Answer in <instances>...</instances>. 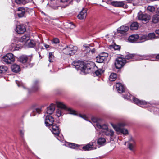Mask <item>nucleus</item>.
Returning a JSON list of instances; mask_svg holds the SVG:
<instances>
[{
  "mask_svg": "<svg viewBox=\"0 0 159 159\" xmlns=\"http://www.w3.org/2000/svg\"><path fill=\"white\" fill-rule=\"evenodd\" d=\"M43 44L44 47L46 49L48 48L49 47V46L48 44H46L45 43H43Z\"/></svg>",
  "mask_w": 159,
  "mask_h": 159,
  "instance_id": "4d7b16f0",
  "label": "nucleus"
},
{
  "mask_svg": "<svg viewBox=\"0 0 159 159\" xmlns=\"http://www.w3.org/2000/svg\"><path fill=\"white\" fill-rule=\"evenodd\" d=\"M139 38V35L137 34H133L129 36L128 38V40L131 43H134L137 41Z\"/></svg>",
  "mask_w": 159,
  "mask_h": 159,
  "instance_id": "2eb2a0df",
  "label": "nucleus"
},
{
  "mask_svg": "<svg viewBox=\"0 0 159 159\" xmlns=\"http://www.w3.org/2000/svg\"><path fill=\"white\" fill-rule=\"evenodd\" d=\"M112 5L115 7H123L124 4L123 2H120L113 1L111 2Z\"/></svg>",
  "mask_w": 159,
  "mask_h": 159,
  "instance_id": "5701e85b",
  "label": "nucleus"
},
{
  "mask_svg": "<svg viewBox=\"0 0 159 159\" xmlns=\"http://www.w3.org/2000/svg\"><path fill=\"white\" fill-rule=\"evenodd\" d=\"M62 2H67L69 0H60Z\"/></svg>",
  "mask_w": 159,
  "mask_h": 159,
  "instance_id": "680f3d73",
  "label": "nucleus"
},
{
  "mask_svg": "<svg viewBox=\"0 0 159 159\" xmlns=\"http://www.w3.org/2000/svg\"><path fill=\"white\" fill-rule=\"evenodd\" d=\"M116 74L115 73H111L109 77V80L110 81H115L116 79Z\"/></svg>",
  "mask_w": 159,
  "mask_h": 159,
  "instance_id": "f704fd0d",
  "label": "nucleus"
},
{
  "mask_svg": "<svg viewBox=\"0 0 159 159\" xmlns=\"http://www.w3.org/2000/svg\"><path fill=\"white\" fill-rule=\"evenodd\" d=\"M62 110L60 109H57L56 111V115L58 117L62 115Z\"/></svg>",
  "mask_w": 159,
  "mask_h": 159,
  "instance_id": "a19ab883",
  "label": "nucleus"
},
{
  "mask_svg": "<svg viewBox=\"0 0 159 159\" xmlns=\"http://www.w3.org/2000/svg\"><path fill=\"white\" fill-rule=\"evenodd\" d=\"M156 33L157 34L159 35V29L156 30Z\"/></svg>",
  "mask_w": 159,
  "mask_h": 159,
  "instance_id": "0e129e2a",
  "label": "nucleus"
},
{
  "mask_svg": "<svg viewBox=\"0 0 159 159\" xmlns=\"http://www.w3.org/2000/svg\"><path fill=\"white\" fill-rule=\"evenodd\" d=\"M25 45L29 48H33L35 45V43L34 41L31 40L30 39L27 42L25 43Z\"/></svg>",
  "mask_w": 159,
  "mask_h": 159,
  "instance_id": "412c9836",
  "label": "nucleus"
},
{
  "mask_svg": "<svg viewBox=\"0 0 159 159\" xmlns=\"http://www.w3.org/2000/svg\"><path fill=\"white\" fill-rule=\"evenodd\" d=\"M20 134L22 136L24 134V132L22 130H21L20 131Z\"/></svg>",
  "mask_w": 159,
  "mask_h": 159,
  "instance_id": "bf43d9fd",
  "label": "nucleus"
},
{
  "mask_svg": "<svg viewBox=\"0 0 159 159\" xmlns=\"http://www.w3.org/2000/svg\"><path fill=\"white\" fill-rule=\"evenodd\" d=\"M106 136H112L114 134V131L111 129H109L108 128L103 133Z\"/></svg>",
  "mask_w": 159,
  "mask_h": 159,
  "instance_id": "393cba45",
  "label": "nucleus"
},
{
  "mask_svg": "<svg viewBox=\"0 0 159 159\" xmlns=\"http://www.w3.org/2000/svg\"><path fill=\"white\" fill-rule=\"evenodd\" d=\"M138 19L144 22L147 23L151 19L150 16L147 14H143L139 13L138 15Z\"/></svg>",
  "mask_w": 159,
  "mask_h": 159,
  "instance_id": "423d86ee",
  "label": "nucleus"
},
{
  "mask_svg": "<svg viewBox=\"0 0 159 159\" xmlns=\"http://www.w3.org/2000/svg\"><path fill=\"white\" fill-rule=\"evenodd\" d=\"M126 61V60L124 58L121 57L117 58L115 62L116 68L118 69L121 68L124 66Z\"/></svg>",
  "mask_w": 159,
  "mask_h": 159,
  "instance_id": "0eeeda50",
  "label": "nucleus"
},
{
  "mask_svg": "<svg viewBox=\"0 0 159 159\" xmlns=\"http://www.w3.org/2000/svg\"><path fill=\"white\" fill-rule=\"evenodd\" d=\"M31 1V0H15V2L18 4L24 5Z\"/></svg>",
  "mask_w": 159,
  "mask_h": 159,
  "instance_id": "c85d7f7f",
  "label": "nucleus"
},
{
  "mask_svg": "<svg viewBox=\"0 0 159 159\" xmlns=\"http://www.w3.org/2000/svg\"><path fill=\"white\" fill-rule=\"evenodd\" d=\"M105 59V57H103V55H99L96 57V61L98 63H102Z\"/></svg>",
  "mask_w": 159,
  "mask_h": 159,
  "instance_id": "cd10ccee",
  "label": "nucleus"
},
{
  "mask_svg": "<svg viewBox=\"0 0 159 159\" xmlns=\"http://www.w3.org/2000/svg\"><path fill=\"white\" fill-rule=\"evenodd\" d=\"M15 31L19 34H22L25 31L26 28L24 25H20L17 26Z\"/></svg>",
  "mask_w": 159,
  "mask_h": 159,
  "instance_id": "9b49d317",
  "label": "nucleus"
},
{
  "mask_svg": "<svg viewBox=\"0 0 159 159\" xmlns=\"http://www.w3.org/2000/svg\"><path fill=\"white\" fill-rule=\"evenodd\" d=\"M41 111V108H37L36 109H34L31 113L30 116H34L37 113L40 114Z\"/></svg>",
  "mask_w": 159,
  "mask_h": 159,
  "instance_id": "a878e982",
  "label": "nucleus"
},
{
  "mask_svg": "<svg viewBox=\"0 0 159 159\" xmlns=\"http://www.w3.org/2000/svg\"><path fill=\"white\" fill-rule=\"evenodd\" d=\"M79 116L80 117H81L82 118H83L85 120H87L86 119V118H87L85 115H82L80 114L79 115Z\"/></svg>",
  "mask_w": 159,
  "mask_h": 159,
  "instance_id": "603ef678",
  "label": "nucleus"
},
{
  "mask_svg": "<svg viewBox=\"0 0 159 159\" xmlns=\"http://www.w3.org/2000/svg\"><path fill=\"white\" fill-rule=\"evenodd\" d=\"M139 26L137 22L132 23L130 25V28L132 30H135L138 29Z\"/></svg>",
  "mask_w": 159,
  "mask_h": 159,
  "instance_id": "c756f323",
  "label": "nucleus"
},
{
  "mask_svg": "<svg viewBox=\"0 0 159 159\" xmlns=\"http://www.w3.org/2000/svg\"><path fill=\"white\" fill-rule=\"evenodd\" d=\"M159 21V15L155 14L153 16L152 18V22L156 23Z\"/></svg>",
  "mask_w": 159,
  "mask_h": 159,
  "instance_id": "2f4dec72",
  "label": "nucleus"
},
{
  "mask_svg": "<svg viewBox=\"0 0 159 159\" xmlns=\"http://www.w3.org/2000/svg\"><path fill=\"white\" fill-rule=\"evenodd\" d=\"M90 51L91 52V53L93 54L95 52V49L94 48L92 49L91 50H90Z\"/></svg>",
  "mask_w": 159,
  "mask_h": 159,
  "instance_id": "13d9d810",
  "label": "nucleus"
},
{
  "mask_svg": "<svg viewBox=\"0 0 159 159\" xmlns=\"http://www.w3.org/2000/svg\"><path fill=\"white\" fill-rule=\"evenodd\" d=\"M148 40H151L156 38L154 33H150L148 35H147Z\"/></svg>",
  "mask_w": 159,
  "mask_h": 159,
  "instance_id": "72a5a7b5",
  "label": "nucleus"
},
{
  "mask_svg": "<svg viewBox=\"0 0 159 159\" xmlns=\"http://www.w3.org/2000/svg\"><path fill=\"white\" fill-rule=\"evenodd\" d=\"M27 66V67H29V66L27 65V66Z\"/></svg>",
  "mask_w": 159,
  "mask_h": 159,
  "instance_id": "774afa93",
  "label": "nucleus"
},
{
  "mask_svg": "<svg viewBox=\"0 0 159 159\" xmlns=\"http://www.w3.org/2000/svg\"><path fill=\"white\" fill-rule=\"evenodd\" d=\"M106 140L104 138H100L98 139V143L99 145H102L104 143Z\"/></svg>",
  "mask_w": 159,
  "mask_h": 159,
  "instance_id": "e433bc0d",
  "label": "nucleus"
},
{
  "mask_svg": "<svg viewBox=\"0 0 159 159\" xmlns=\"http://www.w3.org/2000/svg\"><path fill=\"white\" fill-rule=\"evenodd\" d=\"M111 125L118 133H122L124 135L128 134V130L125 129L123 128L125 125V124L124 123H120L116 125L111 123Z\"/></svg>",
  "mask_w": 159,
  "mask_h": 159,
  "instance_id": "f03ea898",
  "label": "nucleus"
},
{
  "mask_svg": "<svg viewBox=\"0 0 159 159\" xmlns=\"http://www.w3.org/2000/svg\"><path fill=\"white\" fill-rule=\"evenodd\" d=\"M38 83V81H34V85H35L34 87V88L35 87V86H36V85Z\"/></svg>",
  "mask_w": 159,
  "mask_h": 159,
  "instance_id": "052dcab7",
  "label": "nucleus"
},
{
  "mask_svg": "<svg viewBox=\"0 0 159 159\" xmlns=\"http://www.w3.org/2000/svg\"><path fill=\"white\" fill-rule=\"evenodd\" d=\"M41 111V108H37L36 109H34L31 113L30 116H34L37 113L40 114Z\"/></svg>",
  "mask_w": 159,
  "mask_h": 159,
  "instance_id": "bb28decb",
  "label": "nucleus"
},
{
  "mask_svg": "<svg viewBox=\"0 0 159 159\" xmlns=\"http://www.w3.org/2000/svg\"><path fill=\"white\" fill-rule=\"evenodd\" d=\"M101 55H103V57H105V59H106L107 57L108 56V54L107 53H104V54H102Z\"/></svg>",
  "mask_w": 159,
  "mask_h": 159,
  "instance_id": "6e6d98bb",
  "label": "nucleus"
},
{
  "mask_svg": "<svg viewBox=\"0 0 159 159\" xmlns=\"http://www.w3.org/2000/svg\"><path fill=\"white\" fill-rule=\"evenodd\" d=\"M93 144H88L87 145L82 147V149L85 151L91 150L93 149Z\"/></svg>",
  "mask_w": 159,
  "mask_h": 159,
  "instance_id": "b1692460",
  "label": "nucleus"
},
{
  "mask_svg": "<svg viewBox=\"0 0 159 159\" xmlns=\"http://www.w3.org/2000/svg\"><path fill=\"white\" fill-rule=\"evenodd\" d=\"M133 101L134 103L142 107H145L147 102L145 101L140 100L135 97H133Z\"/></svg>",
  "mask_w": 159,
  "mask_h": 159,
  "instance_id": "9d476101",
  "label": "nucleus"
},
{
  "mask_svg": "<svg viewBox=\"0 0 159 159\" xmlns=\"http://www.w3.org/2000/svg\"><path fill=\"white\" fill-rule=\"evenodd\" d=\"M51 7L53 9L56 10L58 9L59 7L58 6H55V5H53Z\"/></svg>",
  "mask_w": 159,
  "mask_h": 159,
  "instance_id": "5fc2aeb1",
  "label": "nucleus"
},
{
  "mask_svg": "<svg viewBox=\"0 0 159 159\" xmlns=\"http://www.w3.org/2000/svg\"><path fill=\"white\" fill-rule=\"evenodd\" d=\"M2 60L7 64H11L14 61L15 57L12 54L9 53L3 57Z\"/></svg>",
  "mask_w": 159,
  "mask_h": 159,
  "instance_id": "39448f33",
  "label": "nucleus"
},
{
  "mask_svg": "<svg viewBox=\"0 0 159 159\" xmlns=\"http://www.w3.org/2000/svg\"><path fill=\"white\" fill-rule=\"evenodd\" d=\"M39 48H40L41 49H43V47L42 46H41L40 45H39Z\"/></svg>",
  "mask_w": 159,
  "mask_h": 159,
  "instance_id": "69168bd1",
  "label": "nucleus"
},
{
  "mask_svg": "<svg viewBox=\"0 0 159 159\" xmlns=\"http://www.w3.org/2000/svg\"><path fill=\"white\" fill-rule=\"evenodd\" d=\"M114 48L115 50H118L120 48V46L116 45L114 46Z\"/></svg>",
  "mask_w": 159,
  "mask_h": 159,
  "instance_id": "864d4df0",
  "label": "nucleus"
},
{
  "mask_svg": "<svg viewBox=\"0 0 159 159\" xmlns=\"http://www.w3.org/2000/svg\"><path fill=\"white\" fill-rule=\"evenodd\" d=\"M7 67L5 66H0V74L5 73L7 71Z\"/></svg>",
  "mask_w": 159,
  "mask_h": 159,
  "instance_id": "c9c22d12",
  "label": "nucleus"
},
{
  "mask_svg": "<svg viewBox=\"0 0 159 159\" xmlns=\"http://www.w3.org/2000/svg\"><path fill=\"white\" fill-rule=\"evenodd\" d=\"M147 9L150 12H153L155 11V7L152 6H148L147 7Z\"/></svg>",
  "mask_w": 159,
  "mask_h": 159,
  "instance_id": "49530a36",
  "label": "nucleus"
},
{
  "mask_svg": "<svg viewBox=\"0 0 159 159\" xmlns=\"http://www.w3.org/2000/svg\"><path fill=\"white\" fill-rule=\"evenodd\" d=\"M11 47L12 48L11 50L12 51L18 50L20 48L18 44L13 43L11 45Z\"/></svg>",
  "mask_w": 159,
  "mask_h": 159,
  "instance_id": "473e14b6",
  "label": "nucleus"
},
{
  "mask_svg": "<svg viewBox=\"0 0 159 159\" xmlns=\"http://www.w3.org/2000/svg\"><path fill=\"white\" fill-rule=\"evenodd\" d=\"M56 104L57 107L61 108V110L64 109L67 111L69 114L74 115H76V113L75 111L70 108L68 107L63 102H56Z\"/></svg>",
  "mask_w": 159,
  "mask_h": 159,
  "instance_id": "20e7f679",
  "label": "nucleus"
},
{
  "mask_svg": "<svg viewBox=\"0 0 159 159\" xmlns=\"http://www.w3.org/2000/svg\"><path fill=\"white\" fill-rule=\"evenodd\" d=\"M68 26L71 29H73L75 27V25L72 22L69 23Z\"/></svg>",
  "mask_w": 159,
  "mask_h": 159,
  "instance_id": "3c124183",
  "label": "nucleus"
},
{
  "mask_svg": "<svg viewBox=\"0 0 159 159\" xmlns=\"http://www.w3.org/2000/svg\"><path fill=\"white\" fill-rule=\"evenodd\" d=\"M138 57L137 58V60H141L143 59H145L148 56H152L151 55H144L143 56H138Z\"/></svg>",
  "mask_w": 159,
  "mask_h": 159,
  "instance_id": "79ce46f5",
  "label": "nucleus"
},
{
  "mask_svg": "<svg viewBox=\"0 0 159 159\" xmlns=\"http://www.w3.org/2000/svg\"><path fill=\"white\" fill-rule=\"evenodd\" d=\"M89 45H86V44L83 45V49L84 50H87V52L90 51V49L89 48Z\"/></svg>",
  "mask_w": 159,
  "mask_h": 159,
  "instance_id": "37998d69",
  "label": "nucleus"
},
{
  "mask_svg": "<svg viewBox=\"0 0 159 159\" xmlns=\"http://www.w3.org/2000/svg\"><path fill=\"white\" fill-rule=\"evenodd\" d=\"M92 120L93 123H96V125L97 123L99 122V120L98 119L96 118L93 117L92 118Z\"/></svg>",
  "mask_w": 159,
  "mask_h": 159,
  "instance_id": "09e8293b",
  "label": "nucleus"
},
{
  "mask_svg": "<svg viewBox=\"0 0 159 159\" xmlns=\"http://www.w3.org/2000/svg\"><path fill=\"white\" fill-rule=\"evenodd\" d=\"M130 94L129 93H127L126 94L123 95V97L125 99H129L130 98Z\"/></svg>",
  "mask_w": 159,
  "mask_h": 159,
  "instance_id": "c03bdc74",
  "label": "nucleus"
},
{
  "mask_svg": "<svg viewBox=\"0 0 159 159\" xmlns=\"http://www.w3.org/2000/svg\"><path fill=\"white\" fill-rule=\"evenodd\" d=\"M73 3V1L71 0L69 3V4H72Z\"/></svg>",
  "mask_w": 159,
  "mask_h": 159,
  "instance_id": "338daca9",
  "label": "nucleus"
},
{
  "mask_svg": "<svg viewBox=\"0 0 159 159\" xmlns=\"http://www.w3.org/2000/svg\"><path fill=\"white\" fill-rule=\"evenodd\" d=\"M129 28L128 26H122L118 29V31L121 34H123L128 31Z\"/></svg>",
  "mask_w": 159,
  "mask_h": 159,
  "instance_id": "f3484780",
  "label": "nucleus"
},
{
  "mask_svg": "<svg viewBox=\"0 0 159 159\" xmlns=\"http://www.w3.org/2000/svg\"><path fill=\"white\" fill-rule=\"evenodd\" d=\"M19 60L20 62L22 63H26V64H28L29 65H30L28 60V57L26 56L23 55L21 56L20 57Z\"/></svg>",
  "mask_w": 159,
  "mask_h": 159,
  "instance_id": "a211bd4d",
  "label": "nucleus"
},
{
  "mask_svg": "<svg viewBox=\"0 0 159 159\" xmlns=\"http://www.w3.org/2000/svg\"><path fill=\"white\" fill-rule=\"evenodd\" d=\"M52 42L55 44L58 43H59V40L57 38H55L53 39Z\"/></svg>",
  "mask_w": 159,
  "mask_h": 159,
  "instance_id": "8fccbe9b",
  "label": "nucleus"
},
{
  "mask_svg": "<svg viewBox=\"0 0 159 159\" xmlns=\"http://www.w3.org/2000/svg\"><path fill=\"white\" fill-rule=\"evenodd\" d=\"M96 127L98 128L102 129L101 132L103 133L108 128L107 125L105 124L101 125L99 123H97L96 124Z\"/></svg>",
  "mask_w": 159,
  "mask_h": 159,
  "instance_id": "dca6fc26",
  "label": "nucleus"
},
{
  "mask_svg": "<svg viewBox=\"0 0 159 159\" xmlns=\"http://www.w3.org/2000/svg\"><path fill=\"white\" fill-rule=\"evenodd\" d=\"M11 68L12 71L16 73L18 72L20 70L19 66L16 64H14L12 65Z\"/></svg>",
  "mask_w": 159,
  "mask_h": 159,
  "instance_id": "4be33fe9",
  "label": "nucleus"
},
{
  "mask_svg": "<svg viewBox=\"0 0 159 159\" xmlns=\"http://www.w3.org/2000/svg\"><path fill=\"white\" fill-rule=\"evenodd\" d=\"M30 39L29 35L26 34L21 37L19 39V41L20 42L24 43V44L25 45V43L27 42Z\"/></svg>",
  "mask_w": 159,
  "mask_h": 159,
  "instance_id": "6ab92c4d",
  "label": "nucleus"
},
{
  "mask_svg": "<svg viewBox=\"0 0 159 159\" xmlns=\"http://www.w3.org/2000/svg\"><path fill=\"white\" fill-rule=\"evenodd\" d=\"M50 129L55 135L58 136L59 135L60 131L59 128L56 124H53L49 126Z\"/></svg>",
  "mask_w": 159,
  "mask_h": 159,
  "instance_id": "6e6552de",
  "label": "nucleus"
},
{
  "mask_svg": "<svg viewBox=\"0 0 159 159\" xmlns=\"http://www.w3.org/2000/svg\"><path fill=\"white\" fill-rule=\"evenodd\" d=\"M72 65L73 68L75 67L77 70H80L85 74L94 72L96 75L99 76L101 73V70H97V67L93 62L86 63L83 61H75L72 62Z\"/></svg>",
  "mask_w": 159,
  "mask_h": 159,
  "instance_id": "f257e3e1",
  "label": "nucleus"
},
{
  "mask_svg": "<svg viewBox=\"0 0 159 159\" xmlns=\"http://www.w3.org/2000/svg\"><path fill=\"white\" fill-rule=\"evenodd\" d=\"M49 61L50 62H53L54 56L53 52H49Z\"/></svg>",
  "mask_w": 159,
  "mask_h": 159,
  "instance_id": "58836bf2",
  "label": "nucleus"
},
{
  "mask_svg": "<svg viewBox=\"0 0 159 159\" xmlns=\"http://www.w3.org/2000/svg\"><path fill=\"white\" fill-rule=\"evenodd\" d=\"M69 146L70 148H75L76 147H78V145L75 144V143H70L69 144Z\"/></svg>",
  "mask_w": 159,
  "mask_h": 159,
  "instance_id": "a18cd8bd",
  "label": "nucleus"
},
{
  "mask_svg": "<svg viewBox=\"0 0 159 159\" xmlns=\"http://www.w3.org/2000/svg\"><path fill=\"white\" fill-rule=\"evenodd\" d=\"M138 39L141 41L140 42H143L146 40H148L147 35H139Z\"/></svg>",
  "mask_w": 159,
  "mask_h": 159,
  "instance_id": "7c9ffc66",
  "label": "nucleus"
},
{
  "mask_svg": "<svg viewBox=\"0 0 159 159\" xmlns=\"http://www.w3.org/2000/svg\"><path fill=\"white\" fill-rule=\"evenodd\" d=\"M55 109V105L52 104L50 105L47 108V110L46 111V113L49 114V115L52 114L54 111Z\"/></svg>",
  "mask_w": 159,
  "mask_h": 159,
  "instance_id": "4468645a",
  "label": "nucleus"
},
{
  "mask_svg": "<svg viewBox=\"0 0 159 159\" xmlns=\"http://www.w3.org/2000/svg\"><path fill=\"white\" fill-rule=\"evenodd\" d=\"M136 56L135 54H132L129 53L126 55L125 57L126 59L129 60L132 59L133 57Z\"/></svg>",
  "mask_w": 159,
  "mask_h": 159,
  "instance_id": "4c0bfd02",
  "label": "nucleus"
},
{
  "mask_svg": "<svg viewBox=\"0 0 159 159\" xmlns=\"http://www.w3.org/2000/svg\"><path fill=\"white\" fill-rule=\"evenodd\" d=\"M116 88L118 92L122 93L125 90V88L124 85L121 83H117L116 85Z\"/></svg>",
  "mask_w": 159,
  "mask_h": 159,
  "instance_id": "f8f14e48",
  "label": "nucleus"
},
{
  "mask_svg": "<svg viewBox=\"0 0 159 159\" xmlns=\"http://www.w3.org/2000/svg\"><path fill=\"white\" fill-rule=\"evenodd\" d=\"M135 143H128V148L131 151H133L134 150Z\"/></svg>",
  "mask_w": 159,
  "mask_h": 159,
  "instance_id": "ea45409f",
  "label": "nucleus"
},
{
  "mask_svg": "<svg viewBox=\"0 0 159 159\" xmlns=\"http://www.w3.org/2000/svg\"><path fill=\"white\" fill-rule=\"evenodd\" d=\"M54 121V118L50 115H47L45 120V124L47 126H50L53 124V122Z\"/></svg>",
  "mask_w": 159,
  "mask_h": 159,
  "instance_id": "1a4fd4ad",
  "label": "nucleus"
},
{
  "mask_svg": "<svg viewBox=\"0 0 159 159\" xmlns=\"http://www.w3.org/2000/svg\"><path fill=\"white\" fill-rule=\"evenodd\" d=\"M156 58L157 59L159 60V54H157L156 56Z\"/></svg>",
  "mask_w": 159,
  "mask_h": 159,
  "instance_id": "e2e57ef3",
  "label": "nucleus"
},
{
  "mask_svg": "<svg viewBox=\"0 0 159 159\" xmlns=\"http://www.w3.org/2000/svg\"><path fill=\"white\" fill-rule=\"evenodd\" d=\"M87 15V10L83 8L82 10L77 16L78 18L80 20H83L85 18Z\"/></svg>",
  "mask_w": 159,
  "mask_h": 159,
  "instance_id": "ddd939ff",
  "label": "nucleus"
},
{
  "mask_svg": "<svg viewBox=\"0 0 159 159\" xmlns=\"http://www.w3.org/2000/svg\"><path fill=\"white\" fill-rule=\"evenodd\" d=\"M18 13H17L18 16L20 17H22L24 16L25 13V9L22 7H20L18 9Z\"/></svg>",
  "mask_w": 159,
  "mask_h": 159,
  "instance_id": "aec40b11",
  "label": "nucleus"
},
{
  "mask_svg": "<svg viewBox=\"0 0 159 159\" xmlns=\"http://www.w3.org/2000/svg\"><path fill=\"white\" fill-rule=\"evenodd\" d=\"M77 47L75 46L70 45L66 46L63 49V52L66 55L70 56L73 55L76 52L77 50Z\"/></svg>",
  "mask_w": 159,
  "mask_h": 159,
  "instance_id": "7ed1b4c3",
  "label": "nucleus"
},
{
  "mask_svg": "<svg viewBox=\"0 0 159 159\" xmlns=\"http://www.w3.org/2000/svg\"><path fill=\"white\" fill-rule=\"evenodd\" d=\"M128 143H135V142L134 139L131 137H130L129 141L127 142Z\"/></svg>",
  "mask_w": 159,
  "mask_h": 159,
  "instance_id": "de8ad7c7",
  "label": "nucleus"
}]
</instances>
